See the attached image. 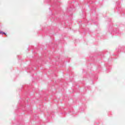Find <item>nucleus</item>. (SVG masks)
Here are the masks:
<instances>
[{
  "label": "nucleus",
  "instance_id": "1",
  "mask_svg": "<svg viewBox=\"0 0 125 125\" xmlns=\"http://www.w3.org/2000/svg\"><path fill=\"white\" fill-rule=\"evenodd\" d=\"M4 35H6V34L5 33H4Z\"/></svg>",
  "mask_w": 125,
  "mask_h": 125
}]
</instances>
